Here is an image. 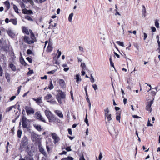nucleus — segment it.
<instances>
[{
  "mask_svg": "<svg viewBox=\"0 0 160 160\" xmlns=\"http://www.w3.org/2000/svg\"><path fill=\"white\" fill-rule=\"evenodd\" d=\"M55 113L59 117L63 118V115L62 112L60 111L56 110L55 111Z\"/></svg>",
  "mask_w": 160,
  "mask_h": 160,
  "instance_id": "18",
  "label": "nucleus"
},
{
  "mask_svg": "<svg viewBox=\"0 0 160 160\" xmlns=\"http://www.w3.org/2000/svg\"><path fill=\"white\" fill-rule=\"evenodd\" d=\"M49 88L50 90L52 89L53 88V85L52 82V81L50 82V85L49 87Z\"/></svg>",
  "mask_w": 160,
  "mask_h": 160,
  "instance_id": "43",
  "label": "nucleus"
},
{
  "mask_svg": "<svg viewBox=\"0 0 160 160\" xmlns=\"http://www.w3.org/2000/svg\"><path fill=\"white\" fill-rule=\"evenodd\" d=\"M19 160H34L33 158L28 155L26 156L24 158L20 159Z\"/></svg>",
  "mask_w": 160,
  "mask_h": 160,
  "instance_id": "17",
  "label": "nucleus"
},
{
  "mask_svg": "<svg viewBox=\"0 0 160 160\" xmlns=\"http://www.w3.org/2000/svg\"><path fill=\"white\" fill-rule=\"evenodd\" d=\"M56 70H54L51 71H49V72H48L47 73L48 74H52L56 72Z\"/></svg>",
  "mask_w": 160,
  "mask_h": 160,
  "instance_id": "41",
  "label": "nucleus"
},
{
  "mask_svg": "<svg viewBox=\"0 0 160 160\" xmlns=\"http://www.w3.org/2000/svg\"><path fill=\"white\" fill-rule=\"evenodd\" d=\"M61 160H73V158L72 157L68 156L67 158H63Z\"/></svg>",
  "mask_w": 160,
  "mask_h": 160,
  "instance_id": "27",
  "label": "nucleus"
},
{
  "mask_svg": "<svg viewBox=\"0 0 160 160\" xmlns=\"http://www.w3.org/2000/svg\"><path fill=\"white\" fill-rule=\"evenodd\" d=\"M21 87H22V86H20L18 88V92H17V93H18L17 94V95L18 94L20 91V90H21Z\"/></svg>",
  "mask_w": 160,
  "mask_h": 160,
  "instance_id": "46",
  "label": "nucleus"
},
{
  "mask_svg": "<svg viewBox=\"0 0 160 160\" xmlns=\"http://www.w3.org/2000/svg\"><path fill=\"white\" fill-rule=\"evenodd\" d=\"M39 150L40 152L42 153L44 156H46V153L45 152V150L41 145H39Z\"/></svg>",
  "mask_w": 160,
  "mask_h": 160,
  "instance_id": "16",
  "label": "nucleus"
},
{
  "mask_svg": "<svg viewBox=\"0 0 160 160\" xmlns=\"http://www.w3.org/2000/svg\"><path fill=\"white\" fill-rule=\"evenodd\" d=\"M48 102H50L52 104H54L56 103V101L52 99L50 101H49Z\"/></svg>",
  "mask_w": 160,
  "mask_h": 160,
  "instance_id": "37",
  "label": "nucleus"
},
{
  "mask_svg": "<svg viewBox=\"0 0 160 160\" xmlns=\"http://www.w3.org/2000/svg\"><path fill=\"white\" fill-rule=\"evenodd\" d=\"M52 138L54 140V142L55 144L59 140L60 138L58 135L55 133H51Z\"/></svg>",
  "mask_w": 160,
  "mask_h": 160,
  "instance_id": "7",
  "label": "nucleus"
},
{
  "mask_svg": "<svg viewBox=\"0 0 160 160\" xmlns=\"http://www.w3.org/2000/svg\"><path fill=\"white\" fill-rule=\"evenodd\" d=\"M116 12L115 13V16H117V15H118L120 16H121L120 14L118 11H116V12Z\"/></svg>",
  "mask_w": 160,
  "mask_h": 160,
  "instance_id": "62",
  "label": "nucleus"
},
{
  "mask_svg": "<svg viewBox=\"0 0 160 160\" xmlns=\"http://www.w3.org/2000/svg\"><path fill=\"white\" fill-rule=\"evenodd\" d=\"M143 35H144V40H145L147 38V36H148V35H147V34L145 32H144L143 33Z\"/></svg>",
  "mask_w": 160,
  "mask_h": 160,
  "instance_id": "52",
  "label": "nucleus"
},
{
  "mask_svg": "<svg viewBox=\"0 0 160 160\" xmlns=\"http://www.w3.org/2000/svg\"><path fill=\"white\" fill-rule=\"evenodd\" d=\"M46 148H47V151L48 152H49L50 151V148H49L48 146V145L47 144V142H46Z\"/></svg>",
  "mask_w": 160,
  "mask_h": 160,
  "instance_id": "58",
  "label": "nucleus"
},
{
  "mask_svg": "<svg viewBox=\"0 0 160 160\" xmlns=\"http://www.w3.org/2000/svg\"><path fill=\"white\" fill-rule=\"evenodd\" d=\"M14 106H12L8 108L6 110L7 111H9L11 110L14 107Z\"/></svg>",
  "mask_w": 160,
  "mask_h": 160,
  "instance_id": "44",
  "label": "nucleus"
},
{
  "mask_svg": "<svg viewBox=\"0 0 160 160\" xmlns=\"http://www.w3.org/2000/svg\"><path fill=\"white\" fill-rule=\"evenodd\" d=\"M81 66L83 69L85 68L86 65L85 63H82L81 65Z\"/></svg>",
  "mask_w": 160,
  "mask_h": 160,
  "instance_id": "51",
  "label": "nucleus"
},
{
  "mask_svg": "<svg viewBox=\"0 0 160 160\" xmlns=\"http://www.w3.org/2000/svg\"><path fill=\"white\" fill-rule=\"evenodd\" d=\"M9 66L12 70L14 71L16 70V66L12 62H11L9 64Z\"/></svg>",
  "mask_w": 160,
  "mask_h": 160,
  "instance_id": "19",
  "label": "nucleus"
},
{
  "mask_svg": "<svg viewBox=\"0 0 160 160\" xmlns=\"http://www.w3.org/2000/svg\"><path fill=\"white\" fill-rule=\"evenodd\" d=\"M25 18L29 21H33V20L32 19V18L28 16H26Z\"/></svg>",
  "mask_w": 160,
  "mask_h": 160,
  "instance_id": "38",
  "label": "nucleus"
},
{
  "mask_svg": "<svg viewBox=\"0 0 160 160\" xmlns=\"http://www.w3.org/2000/svg\"><path fill=\"white\" fill-rule=\"evenodd\" d=\"M52 43L50 41H49L47 51L48 52H50L52 50Z\"/></svg>",
  "mask_w": 160,
  "mask_h": 160,
  "instance_id": "13",
  "label": "nucleus"
},
{
  "mask_svg": "<svg viewBox=\"0 0 160 160\" xmlns=\"http://www.w3.org/2000/svg\"><path fill=\"white\" fill-rule=\"evenodd\" d=\"M3 73V70L1 66L0 65V76H2Z\"/></svg>",
  "mask_w": 160,
  "mask_h": 160,
  "instance_id": "35",
  "label": "nucleus"
},
{
  "mask_svg": "<svg viewBox=\"0 0 160 160\" xmlns=\"http://www.w3.org/2000/svg\"><path fill=\"white\" fill-rule=\"evenodd\" d=\"M142 7L143 8V9L142 10V12L143 15L144 16V17L145 16V13L146 12V10L145 9V6L143 5H142Z\"/></svg>",
  "mask_w": 160,
  "mask_h": 160,
  "instance_id": "29",
  "label": "nucleus"
},
{
  "mask_svg": "<svg viewBox=\"0 0 160 160\" xmlns=\"http://www.w3.org/2000/svg\"><path fill=\"white\" fill-rule=\"evenodd\" d=\"M66 150H67L68 151H71V148L69 147H68L66 148Z\"/></svg>",
  "mask_w": 160,
  "mask_h": 160,
  "instance_id": "55",
  "label": "nucleus"
},
{
  "mask_svg": "<svg viewBox=\"0 0 160 160\" xmlns=\"http://www.w3.org/2000/svg\"><path fill=\"white\" fill-rule=\"evenodd\" d=\"M37 118L40 120L41 121L44 122H46V121L44 118L42 117L41 113L39 112H37L36 113Z\"/></svg>",
  "mask_w": 160,
  "mask_h": 160,
  "instance_id": "10",
  "label": "nucleus"
},
{
  "mask_svg": "<svg viewBox=\"0 0 160 160\" xmlns=\"http://www.w3.org/2000/svg\"><path fill=\"white\" fill-rule=\"evenodd\" d=\"M59 85L62 88H64L65 87V83L63 79H59L58 81Z\"/></svg>",
  "mask_w": 160,
  "mask_h": 160,
  "instance_id": "14",
  "label": "nucleus"
},
{
  "mask_svg": "<svg viewBox=\"0 0 160 160\" xmlns=\"http://www.w3.org/2000/svg\"><path fill=\"white\" fill-rule=\"evenodd\" d=\"M104 112L105 116L110 114V113H109L110 111L108 108H107L104 109Z\"/></svg>",
  "mask_w": 160,
  "mask_h": 160,
  "instance_id": "24",
  "label": "nucleus"
},
{
  "mask_svg": "<svg viewBox=\"0 0 160 160\" xmlns=\"http://www.w3.org/2000/svg\"><path fill=\"white\" fill-rule=\"evenodd\" d=\"M116 43L119 45L122 46L124 47V44L123 42H120V41H117Z\"/></svg>",
  "mask_w": 160,
  "mask_h": 160,
  "instance_id": "33",
  "label": "nucleus"
},
{
  "mask_svg": "<svg viewBox=\"0 0 160 160\" xmlns=\"http://www.w3.org/2000/svg\"><path fill=\"white\" fill-rule=\"evenodd\" d=\"M69 68H64L63 70L65 72H67V71H68L69 70Z\"/></svg>",
  "mask_w": 160,
  "mask_h": 160,
  "instance_id": "64",
  "label": "nucleus"
},
{
  "mask_svg": "<svg viewBox=\"0 0 160 160\" xmlns=\"http://www.w3.org/2000/svg\"><path fill=\"white\" fill-rule=\"evenodd\" d=\"M91 78H90L91 82L92 83H93L95 82L94 78L92 74L91 75Z\"/></svg>",
  "mask_w": 160,
  "mask_h": 160,
  "instance_id": "42",
  "label": "nucleus"
},
{
  "mask_svg": "<svg viewBox=\"0 0 160 160\" xmlns=\"http://www.w3.org/2000/svg\"><path fill=\"white\" fill-rule=\"evenodd\" d=\"M5 7L7 8V10H8L10 7V3L7 0L4 2Z\"/></svg>",
  "mask_w": 160,
  "mask_h": 160,
  "instance_id": "22",
  "label": "nucleus"
},
{
  "mask_svg": "<svg viewBox=\"0 0 160 160\" xmlns=\"http://www.w3.org/2000/svg\"><path fill=\"white\" fill-rule=\"evenodd\" d=\"M127 82L129 84H132V79L131 78H129L127 79Z\"/></svg>",
  "mask_w": 160,
  "mask_h": 160,
  "instance_id": "32",
  "label": "nucleus"
},
{
  "mask_svg": "<svg viewBox=\"0 0 160 160\" xmlns=\"http://www.w3.org/2000/svg\"><path fill=\"white\" fill-rule=\"evenodd\" d=\"M116 120L119 121V122H120V113L119 112H117L116 114Z\"/></svg>",
  "mask_w": 160,
  "mask_h": 160,
  "instance_id": "21",
  "label": "nucleus"
},
{
  "mask_svg": "<svg viewBox=\"0 0 160 160\" xmlns=\"http://www.w3.org/2000/svg\"><path fill=\"white\" fill-rule=\"evenodd\" d=\"M153 103V101H151L150 102H148V104H147L146 106V110L149 111L150 112H151L152 111V108L151 107Z\"/></svg>",
  "mask_w": 160,
  "mask_h": 160,
  "instance_id": "8",
  "label": "nucleus"
},
{
  "mask_svg": "<svg viewBox=\"0 0 160 160\" xmlns=\"http://www.w3.org/2000/svg\"><path fill=\"white\" fill-rule=\"evenodd\" d=\"M132 117L134 118H141V117L138 116L137 115H133L132 116Z\"/></svg>",
  "mask_w": 160,
  "mask_h": 160,
  "instance_id": "61",
  "label": "nucleus"
},
{
  "mask_svg": "<svg viewBox=\"0 0 160 160\" xmlns=\"http://www.w3.org/2000/svg\"><path fill=\"white\" fill-rule=\"evenodd\" d=\"M28 12V10H26V9H23L22 10V12L23 13L25 14H28V12Z\"/></svg>",
  "mask_w": 160,
  "mask_h": 160,
  "instance_id": "49",
  "label": "nucleus"
},
{
  "mask_svg": "<svg viewBox=\"0 0 160 160\" xmlns=\"http://www.w3.org/2000/svg\"><path fill=\"white\" fill-rule=\"evenodd\" d=\"M26 112L28 115L33 114L34 113V111L31 107L26 106L25 107Z\"/></svg>",
  "mask_w": 160,
  "mask_h": 160,
  "instance_id": "5",
  "label": "nucleus"
},
{
  "mask_svg": "<svg viewBox=\"0 0 160 160\" xmlns=\"http://www.w3.org/2000/svg\"><path fill=\"white\" fill-rule=\"evenodd\" d=\"M85 122H86V124L88 126H89V124L88 122V115L87 114L86 115V117H85Z\"/></svg>",
  "mask_w": 160,
  "mask_h": 160,
  "instance_id": "34",
  "label": "nucleus"
},
{
  "mask_svg": "<svg viewBox=\"0 0 160 160\" xmlns=\"http://www.w3.org/2000/svg\"><path fill=\"white\" fill-rule=\"evenodd\" d=\"M79 160H85L82 154V156L80 157Z\"/></svg>",
  "mask_w": 160,
  "mask_h": 160,
  "instance_id": "60",
  "label": "nucleus"
},
{
  "mask_svg": "<svg viewBox=\"0 0 160 160\" xmlns=\"http://www.w3.org/2000/svg\"><path fill=\"white\" fill-rule=\"evenodd\" d=\"M20 61L21 63L22 64L24 65H25L26 64V63L25 62L24 60L23 59H20Z\"/></svg>",
  "mask_w": 160,
  "mask_h": 160,
  "instance_id": "36",
  "label": "nucleus"
},
{
  "mask_svg": "<svg viewBox=\"0 0 160 160\" xmlns=\"http://www.w3.org/2000/svg\"><path fill=\"white\" fill-rule=\"evenodd\" d=\"M26 59L29 61L30 63H32V59L29 57H27L26 58Z\"/></svg>",
  "mask_w": 160,
  "mask_h": 160,
  "instance_id": "48",
  "label": "nucleus"
},
{
  "mask_svg": "<svg viewBox=\"0 0 160 160\" xmlns=\"http://www.w3.org/2000/svg\"><path fill=\"white\" fill-rule=\"evenodd\" d=\"M7 32L8 35L11 38H13L15 36V34L11 29H8V31Z\"/></svg>",
  "mask_w": 160,
  "mask_h": 160,
  "instance_id": "15",
  "label": "nucleus"
},
{
  "mask_svg": "<svg viewBox=\"0 0 160 160\" xmlns=\"http://www.w3.org/2000/svg\"><path fill=\"white\" fill-rule=\"evenodd\" d=\"M24 40L25 42L27 43L28 44L33 43L36 41V38L33 33H31L30 38L27 36H25L24 37Z\"/></svg>",
  "mask_w": 160,
  "mask_h": 160,
  "instance_id": "3",
  "label": "nucleus"
},
{
  "mask_svg": "<svg viewBox=\"0 0 160 160\" xmlns=\"http://www.w3.org/2000/svg\"><path fill=\"white\" fill-rule=\"evenodd\" d=\"M73 16V13H71L69 16L68 17V20L70 22H72V18Z\"/></svg>",
  "mask_w": 160,
  "mask_h": 160,
  "instance_id": "31",
  "label": "nucleus"
},
{
  "mask_svg": "<svg viewBox=\"0 0 160 160\" xmlns=\"http://www.w3.org/2000/svg\"><path fill=\"white\" fill-rule=\"evenodd\" d=\"M147 126H152V124L150 123V121L149 119H148V121Z\"/></svg>",
  "mask_w": 160,
  "mask_h": 160,
  "instance_id": "45",
  "label": "nucleus"
},
{
  "mask_svg": "<svg viewBox=\"0 0 160 160\" xmlns=\"http://www.w3.org/2000/svg\"><path fill=\"white\" fill-rule=\"evenodd\" d=\"M52 97L50 94H48L47 95L44 97V99L47 100V102H48L49 101H50L52 99Z\"/></svg>",
  "mask_w": 160,
  "mask_h": 160,
  "instance_id": "12",
  "label": "nucleus"
},
{
  "mask_svg": "<svg viewBox=\"0 0 160 160\" xmlns=\"http://www.w3.org/2000/svg\"><path fill=\"white\" fill-rule=\"evenodd\" d=\"M45 115L48 119L49 122H55L57 121L58 119L48 110H46L44 111Z\"/></svg>",
  "mask_w": 160,
  "mask_h": 160,
  "instance_id": "1",
  "label": "nucleus"
},
{
  "mask_svg": "<svg viewBox=\"0 0 160 160\" xmlns=\"http://www.w3.org/2000/svg\"><path fill=\"white\" fill-rule=\"evenodd\" d=\"M102 154L101 152H100V154H99V157H98L99 159V160H101L102 159Z\"/></svg>",
  "mask_w": 160,
  "mask_h": 160,
  "instance_id": "54",
  "label": "nucleus"
},
{
  "mask_svg": "<svg viewBox=\"0 0 160 160\" xmlns=\"http://www.w3.org/2000/svg\"><path fill=\"white\" fill-rule=\"evenodd\" d=\"M27 53L28 54H31L32 53V51L30 49H28L27 51Z\"/></svg>",
  "mask_w": 160,
  "mask_h": 160,
  "instance_id": "47",
  "label": "nucleus"
},
{
  "mask_svg": "<svg viewBox=\"0 0 160 160\" xmlns=\"http://www.w3.org/2000/svg\"><path fill=\"white\" fill-rule=\"evenodd\" d=\"M76 82L78 83V82L81 81V79L80 77L79 74H77L76 76Z\"/></svg>",
  "mask_w": 160,
  "mask_h": 160,
  "instance_id": "26",
  "label": "nucleus"
},
{
  "mask_svg": "<svg viewBox=\"0 0 160 160\" xmlns=\"http://www.w3.org/2000/svg\"><path fill=\"white\" fill-rule=\"evenodd\" d=\"M9 22H12L14 25H16L17 23V21L16 19H11Z\"/></svg>",
  "mask_w": 160,
  "mask_h": 160,
  "instance_id": "25",
  "label": "nucleus"
},
{
  "mask_svg": "<svg viewBox=\"0 0 160 160\" xmlns=\"http://www.w3.org/2000/svg\"><path fill=\"white\" fill-rule=\"evenodd\" d=\"M68 132L69 134L71 135H72V130L71 129H68Z\"/></svg>",
  "mask_w": 160,
  "mask_h": 160,
  "instance_id": "57",
  "label": "nucleus"
},
{
  "mask_svg": "<svg viewBox=\"0 0 160 160\" xmlns=\"http://www.w3.org/2000/svg\"><path fill=\"white\" fill-rule=\"evenodd\" d=\"M66 94L65 92L61 90H59L58 93L56 95V99L59 103L61 104L62 103V99L65 98Z\"/></svg>",
  "mask_w": 160,
  "mask_h": 160,
  "instance_id": "2",
  "label": "nucleus"
},
{
  "mask_svg": "<svg viewBox=\"0 0 160 160\" xmlns=\"http://www.w3.org/2000/svg\"><path fill=\"white\" fill-rule=\"evenodd\" d=\"M33 126L35 127V128L38 131H41L42 128L40 125H37V124H33Z\"/></svg>",
  "mask_w": 160,
  "mask_h": 160,
  "instance_id": "20",
  "label": "nucleus"
},
{
  "mask_svg": "<svg viewBox=\"0 0 160 160\" xmlns=\"http://www.w3.org/2000/svg\"><path fill=\"white\" fill-rule=\"evenodd\" d=\"M16 98V96H13L10 99V100L11 101L13 100Z\"/></svg>",
  "mask_w": 160,
  "mask_h": 160,
  "instance_id": "59",
  "label": "nucleus"
},
{
  "mask_svg": "<svg viewBox=\"0 0 160 160\" xmlns=\"http://www.w3.org/2000/svg\"><path fill=\"white\" fill-rule=\"evenodd\" d=\"M92 86L95 90L98 89V86L96 84H93Z\"/></svg>",
  "mask_w": 160,
  "mask_h": 160,
  "instance_id": "40",
  "label": "nucleus"
},
{
  "mask_svg": "<svg viewBox=\"0 0 160 160\" xmlns=\"http://www.w3.org/2000/svg\"><path fill=\"white\" fill-rule=\"evenodd\" d=\"M105 118H106L109 122L112 119V118H111V114H110L105 116Z\"/></svg>",
  "mask_w": 160,
  "mask_h": 160,
  "instance_id": "23",
  "label": "nucleus"
},
{
  "mask_svg": "<svg viewBox=\"0 0 160 160\" xmlns=\"http://www.w3.org/2000/svg\"><path fill=\"white\" fill-rule=\"evenodd\" d=\"M41 78L42 79H47V76L46 75H45L44 77H41Z\"/></svg>",
  "mask_w": 160,
  "mask_h": 160,
  "instance_id": "63",
  "label": "nucleus"
},
{
  "mask_svg": "<svg viewBox=\"0 0 160 160\" xmlns=\"http://www.w3.org/2000/svg\"><path fill=\"white\" fill-rule=\"evenodd\" d=\"M22 32L25 33L26 34L29 35L30 33L31 35L32 33H33L32 30H28L25 27H22Z\"/></svg>",
  "mask_w": 160,
  "mask_h": 160,
  "instance_id": "9",
  "label": "nucleus"
},
{
  "mask_svg": "<svg viewBox=\"0 0 160 160\" xmlns=\"http://www.w3.org/2000/svg\"><path fill=\"white\" fill-rule=\"evenodd\" d=\"M21 121L22 123V127L24 128H26L28 126V123L30 122V120L27 119L24 116L22 117Z\"/></svg>",
  "mask_w": 160,
  "mask_h": 160,
  "instance_id": "4",
  "label": "nucleus"
},
{
  "mask_svg": "<svg viewBox=\"0 0 160 160\" xmlns=\"http://www.w3.org/2000/svg\"><path fill=\"white\" fill-rule=\"evenodd\" d=\"M13 8L16 13H19L18 8L16 5H13Z\"/></svg>",
  "mask_w": 160,
  "mask_h": 160,
  "instance_id": "30",
  "label": "nucleus"
},
{
  "mask_svg": "<svg viewBox=\"0 0 160 160\" xmlns=\"http://www.w3.org/2000/svg\"><path fill=\"white\" fill-rule=\"evenodd\" d=\"M155 26L157 28H159V23L158 22V21L157 20H156L155 22Z\"/></svg>",
  "mask_w": 160,
  "mask_h": 160,
  "instance_id": "39",
  "label": "nucleus"
},
{
  "mask_svg": "<svg viewBox=\"0 0 160 160\" xmlns=\"http://www.w3.org/2000/svg\"><path fill=\"white\" fill-rule=\"evenodd\" d=\"M22 134V131L20 129H19L17 132L18 137L19 138H21Z\"/></svg>",
  "mask_w": 160,
  "mask_h": 160,
  "instance_id": "28",
  "label": "nucleus"
},
{
  "mask_svg": "<svg viewBox=\"0 0 160 160\" xmlns=\"http://www.w3.org/2000/svg\"><path fill=\"white\" fill-rule=\"evenodd\" d=\"M27 1L29 2L32 5H34V2L32 0H28Z\"/></svg>",
  "mask_w": 160,
  "mask_h": 160,
  "instance_id": "50",
  "label": "nucleus"
},
{
  "mask_svg": "<svg viewBox=\"0 0 160 160\" xmlns=\"http://www.w3.org/2000/svg\"><path fill=\"white\" fill-rule=\"evenodd\" d=\"M28 144V139L26 136H24L22 139L21 146L24 147L27 146Z\"/></svg>",
  "mask_w": 160,
  "mask_h": 160,
  "instance_id": "6",
  "label": "nucleus"
},
{
  "mask_svg": "<svg viewBox=\"0 0 160 160\" xmlns=\"http://www.w3.org/2000/svg\"><path fill=\"white\" fill-rule=\"evenodd\" d=\"M20 5H21V8H25V6L24 4L23 3H22V2L20 4Z\"/></svg>",
  "mask_w": 160,
  "mask_h": 160,
  "instance_id": "56",
  "label": "nucleus"
},
{
  "mask_svg": "<svg viewBox=\"0 0 160 160\" xmlns=\"http://www.w3.org/2000/svg\"><path fill=\"white\" fill-rule=\"evenodd\" d=\"M42 97H39L37 98H33L32 99L35 101L36 103L38 104L41 103L42 102Z\"/></svg>",
  "mask_w": 160,
  "mask_h": 160,
  "instance_id": "11",
  "label": "nucleus"
},
{
  "mask_svg": "<svg viewBox=\"0 0 160 160\" xmlns=\"http://www.w3.org/2000/svg\"><path fill=\"white\" fill-rule=\"evenodd\" d=\"M33 71L32 70H30L27 73L28 75L31 74L33 73Z\"/></svg>",
  "mask_w": 160,
  "mask_h": 160,
  "instance_id": "53",
  "label": "nucleus"
}]
</instances>
